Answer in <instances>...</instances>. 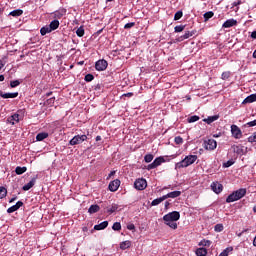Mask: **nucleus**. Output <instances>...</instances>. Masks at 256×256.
Segmentation results:
<instances>
[{
  "label": "nucleus",
  "instance_id": "1",
  "mask_svg": "<svg viewBox=\"0 0 256 256\" xmlns=\"http://www.w3.org/2000/svg\"><path fill=\"white\" fill-rule=\"evenodd\" d=\"M247 195V189L240 188L234 192H232L227 198L226 203H234V201H239V199H243V196Z\"/></svg>",
  "mask_w": 256,
  "mask_h": 256
},
{
  "label": "nucleus",
  "instance_id": "2",
  "mask_svg": "<svg viewBox=\"0 0 256 256\" xmlns=\"http://www.w3.org/2000/svg\"><path fill=\"white\" fill-rule=\"evenodd\" d=\"M195 161H197V155H188L182 161L175 164V169L189 167V165H193Z\"/></svg>",
  "mask_w": 256,
  "mask_h": 256
},
{
  "label": "nucleus",
  "instance_id": "3",
  "mask_svg": "<svg viewBox=\"0 0 256 256\" xmlns=\"http://www.w3.org/2000/svg\"><path fill=\"white\" fill-rule=\"evenodd\" d=\"M181 214L178 211L169 212L163 216V221H179Z\"/></svg>",
  "mask_w": 256,
  "mask_h": 256
},
{
  "label": "nucleus",
  "instance_id": "4",
  "mask_svg": "<svg viewBox=\"0 0 256 256\" xmlns=\"http://www.w3.org/2000/svg\"><path fill=\"white\" fill-rule=\"evenodd\" d=\"M83 141H87V135H76L69 141V145H81Z\"/></svg>",
  "mask_w": 256,
  "mask_h": 256
},
{
  "label": "nucleus",
  "instance_id": "5",
  "mask_svg": "<svg viewBox=\"0 0 256 256\" xmlns=\"http://www.w3.org/2000/svg\"><path fill=\"white\" fill-rule=\"evenodd\" d=\"M134 187L137 189V191H144V189H147V180L144 178H139L134 182Z\"/></svg>",
  "mask_w": 256,
  "mask_h": 256
},
{
  "label": "nucleus",
  "instance_id": "6",
  "mask_svg": "<svg viewBox=\"0 0 256 256\" xmlns=\"http://www.w3.org/2000/svg\"><path fill=\"white\" fill-rule=\"evenodd\" d=\"M231 134L234 139H241V137H243V132H241V128H239V126L235 124L231 125Z\"/></svg>",
  "mask_w": 256,
  "mask_h": 256
},
{
  "label": "nucleus",
  "instance_id": "7",
  "mask_svg": "<svg viewBox=\"0 0 256 256\" xmlns=\"http://www.w3.org/2000/svg\"><path fill=\"white\" fill-rule=\"evenodd\" d=\"M109 63L107 62V60L105 59H101L96 61L95 63V69L96 71H105V69H107Z\"/></svg>",
  "mask_w": 256,
  "mask_h": 256
},
{
  "label": "nucleus",
  "instance_id": "8",
  "mask_svg": "<svg viewBox=\"0 0 256 256\" xmlns=\"http://www.w3.org/2000/svg\"><path fill=\"white\" fill-rule=\"evenodd\" d=\"M204 148L207 149V151H213L217 149V141L213 139H208L204 142Z\"/></svg>",
  "mask_w": 256,
  "mask_h": 256
},
{
  "label": "nucleus",
  "instance_id": "9",
  "mask_svg": "<svg viewBox=\"0 0 256 256\" xmlns=\"http://www.w3.org/2000/svg\"><path fill=\"white\" fill-rule=\"evenodd\" d=\"M120 186H121V180L116 179L109 183L108 189L112 193H115V191H117V189H119Z\"/></svg>",
  "mask_w": 256,
  "mask_h": 256
},
{
  "label": "nucleus",
  "instance_id": "10",
  "mask_svg": "<svg viewBox=\"0 0 256 256\" xmlns=\"http://www.w3.org/2000/svg\"><path fill=\"white\" fill-rule=\"evenodd\" d=\"M0 97H2V99H15L16 97H19V92L4 93L2 90H0Z\"/></svg>",
  "mask_w": 256,
  "mask_h": 256
},
{
  "label": "nucleus",
  "instance_id": "11",
  "mask_svg": "<svg viewBox=\"0 0 256 256\" xmlns=\"http://www.w3.org/2000/svg\"><path fill=\"white\" fill-rule=\"evenodd\" d=\"M211 189H212V191H214V193L219 195V193H221V191H223V184H221L219 182H212Z\"/></svg>",
  "mask_w": 256,
  "mask_h": 256
},
{
  "label": "nucleus",
  "instance_id": "12",
  "mask_svg": "<svg viewBox=\"0 0 256 256\" xmlns=\"http://www.w3.org/2000/svg\"><path fill=\"white\" fill-rule=\"evenodd\" d=\"M21 207H23V201H18L15 205L7 209V213H15V211H19Z\"/></svg>",
  "mask_w": 256,
  "mask_h": 256
},
{
  "label": "nucleus",
  "instance_id": "13",
  "mask_svg": "<svg viewBox=\"0 0 256 256\" xmlns=\"http://www.w3.org/2000/svg\"><path fill=\"white\" fill-rule=\"evenodd\" d=\"M235 25H237V20H235V19H228V20H226L224 23H223V25H222V27H223V29H229V28H231V27H235Z\"/></svg>",
  "mask_w": 256,
  "mask_h": 256
},
{
  "label": "nucleus",
  "instance_id": "14",
  "mask_svg": "<svg viewBox=\"0 0 256 256\" xmlns=\"http://www.w3.org/2000/svg\"><path fill=\"white\" fill-rule=\"evenodd\" d=\"M67 11L65 9H60V10H57L53 13L54 15V19H63V17H65Z\"/></svg>",
  "mask_w": 256,
  "mask_h": 256
},
{
  "label": "nucleus",
  "instance_id": "15",
  "mask_svg": "<svg viewBox=\"0 0 256 256\" xmlns=\"http://www.w3.org/2000/svg\"><path fill=\"white\" fill-rule=\"evenodd\" d=\"M165 199H177V197H181V191H173L164 195Z\"/></svg>",
  "mask_w": 256,
  "mask_h": 256
},
{
  "label": "nucleus",
  "instance_id": "16",
  "mask_svg": "<svg viewBox=\"0 0 256 256\" xmlns=\"http://www.w3.org/2000/svg\"><path fill=\"white\" fill-rule=\"evenodd\" d=\"M109 227L108 221H103L100 224L94 226L95 231H103V229H107Z\"/></svg>",
  "mask_w": 256,
  "mask_h": 256
},
{
  "label": "nucleus",
  "instance_id": "17",
  "mask_svg": "<svg viewBox=\"0 0 256 256\" xmlns=\"http://www.w3.org/2000/svg\"><path fill=\"white\" fill-rule=\"evenodd\" d=\"M7 123H10V125H15V123H19V114L15 113L12 116L8 117Z\"/></svg>",
  "mask_w": 256,
  "mask_h": 256
},
{
  "label": "nucleus",
  "instance_id": "18",
  "mask_svg": "<svg viewBox=\"0 0 256 256\" xmlns=\"http://www.w3.org/2000/svg\"><path fill=\"white\" fill-rule=\"evenodd\" d=\"M36 181H37V178H32L29 183L25 184L22 187L23 191H29V189H32L35 186Z\"/></svg>",
  "mask_w": 256,
  "mask_h": 256
},
{
  "label": "nucleus",
  "instance_id": "19",
  "mask_svg": "<svg viewBox=\"0 0 256 256\" xmlns=\"http://www.w3.org/2000/svg\"><path fill=\"white\" fill-rule=\"evenodd\" d=\"M255 101H256V94H251L248 97H246L242 103L243 105H246V103H255Z\"/></svg>",
  "mask_w": 256,
  "mask_h": 256
},
{
  "label": "nucleus",
  "instance_id": "20",
  "mask_svg": "<svg viewBox=\"0 0 256 256\" xmlns=\"http://www.w3.org/2000/svg\"><path fill=\"white\" fill-rule=\"evenodd\" d=\"M193 35H195L194 32L191 31H186L184 33V35L180 36L177 41H185V39H189V37H193Z\"/></svg>",
  "mask_w": 256,
  "mask_h": 256
},
{
  "label": "nucleus",
  "instance_id": "21",
  "mask_svg": "<svg viewBox=\"0 0 256 256\" xmlns=\"http://www.w3.org/2000/svg\"><path fill=\"white\" fill-rule=\"evenodd\" d=\"M219 119V115L209 116L206 119H203L204 123H207V125H211V123H214V121H217Z\"/></svg>",
  "mask_w": 256,
  "mask_h": 256
},
{
  "label": "nucleus",
  "instance_id": "22",
  "mask_svg": "<svg viewBox=\"0 0 256 256\" xmlns=\"http://www.w3.org/2000/svg\"><path fill=\"white\" fill-rule=\"evenodd\" d=\"M59 20H53L50 22L49 26L51 31H56V29H59Z\"/></svg>",
  "mask_w": 256,
  "mask_h": 256
},
{
  "label": "nucleus",
  "instance_id": "23",
  "mask_svg": "<svg viewBox=\"0 0 256 256\" xmlns=\"http://www.w3.org/2000/svg\"><path fill=\"white\" fill-rule=\"evenodd\" d=\"M49 137V133L47 132H41L36 135V141H44V139H47Z\"/></svg>",
  "mask_w": 256,
  "mask_h": 256
},
{
  "label": "nucleus",
  "instance_id": "24",
  "mask_svg": "<svg viewBox=\"0 0 256 256\" xmlns=\"http://www.w3.org/2000/svg\"><path fill=\"white\" fill-rule=\"evenodd\" d=\"M165 195H163L162 197L160 198H156L154 199L152 202H151V206L152 207H156V205H160V203H163V201H165Z\"/></svg>",
  "mask_w": 256,
  "mask_h": 256
},
{
  "label": "nucleus",
  "instance_id": "25",
  "mask_svg": "<svg viewBox=\"0 0 256 256\" xmlns=\"http://www.w3.org/2000/svg\"><path fill=\"white\" fill-rule=\"evenodd\" d=\"M99 209H100L99 205L97 204L91 205L88 209V213H90V215H93V213L99 212Z\"/></svg>",
  "mask_w": 256,
  "mask_h": 256
},
{
  "label": "nucleus",
  "instance_id": "26",
  "mask_svg": "<svg viewBox=\"0 0 256 256\" xmlns=\"http://www.w3.org/2000/svg\"><path fill=\"white\" fill-rule=\"evenodd\" d=\"M9 15L11 17H21V15H23V10L21 9H16V10H13L9 13Z\"/></svg>",
  "mask_w": 256,
  "mask_h": 256
},
{
  "label": "nucleus",
  "instance_id": "27",
  "mask_svg": "<svg viewBox=\"0 0 256 256\" xmlns=\"http://www.w3.org/2000/svg\"><path fill=\"white\" fill-rule=\"evenodd\" d=\"M129 247H131V241L129 240L120 243V249H122L123 251H125V249H129Z\"/></svg>",
  "mask_w": 256,
  "mask_h": 256
},
{
  "label": "nucleus",
  "instance_id": "28",
  "mask_svg": "<svg viewBox=\"0 0 256 256\" xmlns=\"http://www.w3.org/2000/svg\"><path fill=\"white\" fill-rule=\"evenodd\" d=\"M51 32H52V30L49 26H44L40 29V34L42 36H45V35H47V33H51Z\"/></svg>",
  "mask_w": 256,
  "mask_h": 256
},
{
  "label": "nucleus",
  "instance_id": "29",
  "mask_svg": "<svg viewBox=\"0 0 256 256\" xmlns=\"http://www.w3.org/2000/svg\"><path fill=\"white\" fill-rule=\"evenodd\" d=\"M27 171V167H20V166H17L16 169H15V173L16 175H23V173H25Z\"/></svg>",
  "mask_w": 256,
  "mask_h": 256
},
{
  "label": "nucleus",
  "instance_id": "30",
  "mask_svg": "<svg viewBox=\"0 0 256 256\" xmlns=\"http://www.w3.org/2000/svg\"><path fill=\"white\" fill-rule=\"evenodd\" d=\"M214 15H215V13H213V11H208V12L204 13L203 17H204L205 23H207V21H209V19H212V17Z\"/></svg>",
  "mask_w": 256,
  "mask_h": 256
},
{
  "label": "nucleus",
  "instance_id": "31",
  "mask_svg": "<svg viewBox=\"0 0 256 256\" xmlns=\"http://www.w3.org/2000/svg\"><path fill=\"white\" fill-rule=\"evenodd\" d=\"M164 223L170 227V229H177V221H164Z\"/></svg>",
  "mask_w": 256,
  "mask_h": 256
},
{
  "label": "nucleus",
  "instance_id": "32",
  "mask_svg": "<svg viewBox=\"0 0 256 256\" xmlns=\"http://www.w3.org/2000/svg\"><path fill=\"white\" fill-rule=\"evenodd\" d=\"M196 255L197 256H207V249H205V248H198L196 250Z\"/></svg>",
  "mask_w": 256,
  "mask_h": 256
},
{
  "label": "nucleus",
  "instance_id": "33",
  "mask_svg": "<svg viewBox=\"0 0 256 256\" xmlns=\"http://www.w3.org/2000/svg\"><path fill=\"white\" fill-rule=\"evenodd\" d=\"M155 167H159V165H161V163H165V158L163 157H157L154 161H153Z\"/></svg>",
  "mask_w": 256,
  "mask_h": 256
},
{
  "label": "nucleus",
  "instance_id": "34",
  "mask_svg": "<svg viewBox=\"0 0 256 256\" xmlns=\"http://www.w3.org/2000/svg\"><path fill=\"white\" fill-rule=\"evenodd\" d=\"M232 149H233L234 153H237V155H241V153H243L242 146L234 145V146H232Z\"/></svg>",
  "mask_w": 256,
  "mask_h": 256
},
{
  "label": "nucleus",
  "instance_id": "35",
  "mask_svg": "<svg viewBox=\"0 0 256 256\" xmlns=\"http://www.w3.org/2000/svg\"><path fill=\"white\" fill-rule=\"evenodd\" d=\"M7 197V188L1 186L0 187V199H5Z\"/></svg>",
  "mask_w": 256,
  "mask_h": 256
},
{
  "label": "nucleus",
  "instance_id": "36",
  "mask_svg": "<svg viewBox=\"0 0 256 256\" xmlns=\"http://www.w3.org/2000/svg\"><path fill=\"white\" fill-rule=\"evenodd\" d=\"M76 35L78 37H83V35H85V28H83V26H80L77 30H76Z\"/></svg>",
  "mask_w": 256,
  "mask_h": 256
},
{
  "label": "nucleus",
  "instance_id": "37",
  "mask_svg": "<svg viewBox=\"0 0 256 256\" xmlns=\"http://www.w3.org/2000/svg\"><path fill=\"white\" fill-rule=\"evenodd\" d=\"M199 245L201 246V247H211V240H202L200 243H199Z\"/></svg>",
  "mask_w": 256,
  "mask_h": 256
},
{
  "label": "nucleus",
  "instance_id": "38",
  "mask_svg": "<svg viewBox=\"0 0 256 256\" xmlns=\"http://www.w3.org/2000/svg\"><path fill=\"white\" fill-rule=\"evenodd\" d=\"M231 251H233V247H228L223 252H221L219 256H229V253H231Z\"/></svg>",
  "mask_w": 256,
  "mask_h": 256
},
{
  "label": "nucleus",
  "instance_id": "39",
  "mask_svg": "<svg viewBox=\"0 0 256 256\" xmlns=\"http://www.w3.org/2000/svg\"><path fill=\"white\" fill-rule=\"evenodd\" d=\"M119 209V205L117 204H112V206L110 208H108V213H115V211H117Z\"/></svg>",
  "mask_w": 256,
  "mask_h": 256
},
{
  "label": "nucleus",
  "instance_id": "40",
  "mask_svg": "<svg viewBox=\"0 0 256 256\" xmlns=\"http://www.w3.org/2000/svg\"><path fill=\"white\" fill-rule=\"evenodd\" d=\"M153 159H154L153 154H146V155L144 156V161H145V163H151V161H153Z\"/></svg>",
  "mask_w": 256,
  "mask_h": 256
},
{
  "label": "nucleus",
  "instance_id": "41",
  "mask_svg": "<svg viewBox=\"0 0 256 256\" xmlns=\"http://www.w3.org/2000/svg\"><path fill=\"white\" fill-rule=\"evenodd\" d=\"M175 33H181L182 31H185V25H178L174 28Z\"/></svg>",
  "mask_w": 256,
  "mask_h": 256
},
{
  "label": "nucleus",
  "instance_id": "42",
  "mask_svg": "<svg viewBox=\"0 0 256 256\" xmlns=\"http://www.w3.org/2000/svg\"><path fill=\"white\" fill-rule=\"evenodd\" d=\"M181 17H183V11H177L174 15V21H179V19H181Z\"/></svg>",
  "mask_w": 256,
  "mask_h": 256
},
{
  "label": "nucleus",
  "instance_id": "43",
  "mask_svg": "<svg viewBox=\"0 0 256 256\" xmlns=\"http://www.w3.org/2000/svg\"><path fill=\"white\" fill-rule=\"evenodd\" d=\"M224 227L223 224H216L214 226V231H216V233H221V231H223Z\"/></svg>",
  "mask_w": 256,
  "mask_h": 256
},
{
  "label": "nucleus",
  "instance_id": "44",
  "mask_svg": "<svg viewBox=\"0 0 256 256\" xmlns=\"http://www.w3.org/2000/svg\"><path fill=\"white\" fill-rule=\"evenodd\" d=\"M19 85H21V82L19 80H14L10 82V87L12 89H15V87H19Z\"/></svg>",
  "mask_w": 256,
  "mask_h": 256
},
{
  "label": "nucleus",
  "instance_id": "45",
  "mask_svg": "<svg viewBox=\"0 0 256 256\" xmlns=\"http://www.w3.org/2000/svg\"><path fill=\"white\" fill-rule=\"evenodd\" d=\"M199 119L200 118L197 115L191 116L188 118V123H195V122L199 121Z\"/></svg>",
  "mask_w": 256,
  "mask_h": 256
},
{
  "label": "nucleus",
  "instance_id": "46",
  "mask_svg": "<svg viewBox=\"0 0 256 256\" xmlns=\"http://www.w3.org/2000/svg\"><path fill=\"white\" fill-rule=\"evenodd\" d=\"M113 231H121V223L115 222L112 226Z\"/></svg>",
  "mask_w": 256,
  "mask_h": 256
},
{
  "label": "nucleus",
  "instance_id": "47",
  "mask_svg": "<svg viewBox=\"0 0 256 256\" xmlns=\"http://www.w3.org/2000/svg\"><path fill=\"white\" fill-rule=\"evenodd\" d=\"M174 143H176V145H183V138L181 136H176L174 138Z\"/></svg>",
  "mask_w": 256,
  "mask_h": 256
},
{
  "label": "nucleus",
  "instance_id": "48",
  "mask_svg": "<svg viewBox=\"0 0 256 256\" xmlns=\"http://www.w3.org/2000/svg\"><path fill=\"white\" fill-rule=\"evenodd\" d=\"M93 79H95V76H93V74H87L84 78V80L87 82V83H91V81H93Z\"/></svg>",
  "mask_w": 256,
  "mask_h": 256
},
{
  "label": "nucleus",
  "instance_id": "49",
  "mask_svg": "<svg viewBox=\"0 0 256 256\" xmlns=\"http://www.w3.org/2000/svg\"><path fill=\"white\" fill-rule=\"evenodd\" d=\"M248 143H256V132L248 137Z\"/></svg>",
  "mask_w": 256,
  "mask_h": 256
},
{
  "label": "nucleus",
  "instance_id": "50",
  "mask_svg": "<svg viewBox=\"0 0 256 256\" xmlns=\"http://www.w3.org/2000/svg\"><path fill=\"white\" fill-rule=\"evenodd\" d=\"M231 77V72H223L222 73V79L226 81V79H229Z\"/></svg>",
  "mask_w": 256,
  "mask_h": 256
},
{
  "label": "nucleus",
  "instance_id": "51",
  "mask_svg": "<svg viewBox=\"0 0 256 256\" xmlns=\"http://www.w3.org/2000/svg\"><path fill=\"white\" fill-rule=\"evenodd\" d=\"M235 162L233 160H228L227 162L223 163L224 168L231 167Z\"/></svg>",
  "mask_w": 256,
  "mask_h": 256
},
{
  "label": "nucleus",
  "instance_id": "52",
  "mask_svg": "<svg viewBox=\"0 0 256 256\" xmlns=\"http://www.w3.org/2000/svg\"><path fill=\"white\" fill-rule=\"evenodd\" d=\"M132 27H135V22H129L124 25V29H131Z\"/></svg>",
  "mask_w": 256,
  "mask_h": 256
},
{
  "label": "nucleus",
  "instance_id": "53",
  "mask_svg": "<svg viewBox=\"0 0 256 256\" xmlns=\"http://www.w3.org/2000/svg\"><path fill=\"white\" fill-rule=\"evenodd\" d=\"M146 169H147L148 171H151V169H157V166H155L154 162H152L151 164H149V165L146 167Z\"/></svg>",
  "mask_w": 256,
  "mask_h": 256
},
{
  "label": "nucleus",
  "instance_id": "54",
  "mask_svg": "<svg viewBox=\"0 0 256 256\" xmlns=\"http://www.w3.org/2000/svg\"><path fill=\"white\" fill-rule=\"evenodd\" d=\"M247 127H256V120L250 121L246 124Z\"/></svg>",
  "mask_w": 256,
  "mask_h": 256
},
{
  "label": "nucleus",
  "instance_id": "55",
  "mask_svg": "<svg viewBox=\"0 0 256 256\" xmlns=\"http://www.w3.org/2000/svg\"><path fill=\"white\" fill-rule=\"evenodd\" d=\"M127 229H128L129 231H135V224H128V225H127Z\"/></svg>",
  "mask_w": 256,
  "mask_h": 256
},
{
  "label": "nucleus",
  "instance_id": "56",
  "mask_svg": "<svg viewBox=\"0 0 256 256\" xmlns=\"http://www.w3.org/2000/svg\"><path fill=\"white\" fill-rule=\"evenodd\" d=\"M53 103H55V97H52V98L47 100L48 105H53Z\"/></svg>",
  "mask_w": 256,
  "mask_h": 256
},
{
  "label": "nucleus",
  "instance_id": "57",
  "mask_svg": "<svg viewBox=\"0 0 256 256\" xmlns=\"http://www.w3.org/2000/svg\"><path fill=\"white\" fill-rule=\"evenodd\" d=\"M122 97H133V93L132 92H128L126 94H123Z\"/></svg>",
  "mask_w": 256,
  "mask_h": 256
},
{
  "label": "nucleus",
  "instance_id": "58",
  "mask_svg": "<svg viewBox=\"0 0 256 256\" xmlns=\"http://www.w3.org/2000/svg\"><path fill=\"white\" fill-rule=\"evenodd\" d=\"M237 5H241L240 0H237V1L233 2V7H237Z\"/></svg>",
  "mask_w": 256,
  "mask_h": 256
},
{
  "label": "nucleus",
  "instance_id": "59",
  "mask_svg": "<svg viewBox=\"0 0 256 256\" xmlns=\"http://www.w3.org/2000/svg\"><path fill=\"white\" fill-rule=\"evenodd\" d=\"M251 38H252V39H256V31H253V32L251 33Z\"/></svg>",
  "mask_w": 256,
  "mask_h": 256
},
{
  "label": "nucleus",
  "instance_id": "60",
  "mask_svg": "<svg viewBox=\"0 0 256 256\" xmlns=\"http://www.w3.org/2000/svg\"><path fill=\"white\" fill-rule=\"evenodd\" d=\"M14 201H17V197H13L9 200V203H13Z\"/></svg>",
  "mask_w": 256,
  "mask_h": 256
},
{
  "label": "nucleus",
  "instance_id": "61",
  "mask_svg": "<svg viewBox=\"0 0 256 256\" xmlns=\"http://www.w3.org/2000/svg\"><path fill=\"white\" fill-rule=\"evenodd\" d=\"M3 67H5V64L3 63V61L0 60V71L1 69H3Z\"/></svg>",
  "mask_w": 256,
  "mask_h": 256
},
{
  "label": "nucleus",
  "instance_id": "62",
  "mask_svg": "<svg viewBox=\"0 0 256 256\" xmlns=\"http://www.w3.org/2000/svg\"><path fill=\"white\" fill-rule=\"evenodd\" d=\"M169 205H170L169 201H166L165 202V209H167L169 207Z\"/></svg>",
  "mask_w": 256,
  "mask_h": 256
},
{
  "label": "nucleus",
  "instance_id": "63",
  "mask_svg": "<svg viewBox=\"0 0 256 256\" xmlns=\"http://www.w3.org/2000/svg\"><path fill=\"white\" fill-rule=\"evenodd\" d=\"M113 175H115V171H111V172L109 173V177H113Z\"/></svg>",
  "mask_w": 256,
  "mask_h": 256
},
{
  "label": "nucleus",
  "instance_id": "64",
  "mask_svg": "<svg viewBox=\"0 0 256 256\" xmlns=\"http://www.w3.org/2000/svg\"><path fill=\"white\" fill-rule=\"evenodd\" d=\"M253 57L254 59H256V48H255V51L253 52Z\"/></svg>",
  "mask_w": 256,
  "mask_h": 256
}]
</instances>
